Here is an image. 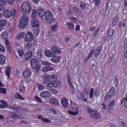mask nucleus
I'll list each match as a JSON object with an SVG mask.
<instances>
[{
    "label": "nucleus",
    "instance_id": "42",
    "mask_svg": "<svg viewBox=\"0 0 127 127\" xmlns=\"http://www.w3.org/2000/svg\"><path fill=\"white\" fill-rule=\"evenodd\" d=\"M7 35H8V34L7 33V32H2L1 34V38H2L3 39L4 38H6V37H7Z\"/></svg>",
    "mask_w": 127,
    "mask_h": 127
},
{
    "label": "nucleus",
    "instance_id": "15",
    "mask_svg": "<svg viewBox=\"0 0 127 127\" xmlns=\"http://www.w3.org/2000/svg\"><path fill=\"white\" fill-rule=\"evenodd\" d=\"M41 98H48L51 97V93L48 91H43L40 94Z\"/></svg>",
    "mask_w": 127,
    "mask_h": 127
},
{
    "label": "nucleus",
    "instance_id": "37",
    "mask_svg": "<svg viewBox=\"0 0 127 127\" xmlns=\"http://www.w3.org/2000/svg\"><path fill=\"white\" fill-rule=\"evenodd\" d=\"M6 74L8 78H9V75H10V67H7L6 68Z\"/></svg>",
    "mask_w": 127,
    "mask_h": 127
},
{
    "label": "nucleus",
    "instance_id": "36",
    "mask_svg": "<svg viewBox=\"0 0 127 127\" xmlns=\"http://www.w3.org/2000/svg\"><path fill=\"white\" fill-rule=\"evenodd\" d=\"M6 21L4 19L0 20V26H5Z\"/></svg>",
    "mask_w": 127,
    "mask_h": 127
},
{
    "label": "nucleus",
    "instance_id": "28",
    "mask_svg": "<svg viewBox=\"0 0 127 127\" xmlns=\"http://www.w3.org/2000/svg\"><path fill=\"white\" fill-rule=\"evenodd\" d=\"M15 98L16 99H20V100H25L24 98L21 96L19 93H17L15 94Z\"/></svg>",
    "mask_w": 127,
    "mask_h": 127
},
{
    "label": "nucleus",
    "instance_id": "39",
    "mask_svg": "<svg viewBox=\"0 0 127 127\" xmlns=\"http://www.w3.org/2000/svg\"><path fill=\"white\" fill-rule=\"evenodd\" d=\"M25 48L27 50H29L30 48H32V44L31 43H28L25 45Z\"/></svg>",
    "mask_w": 127,
    "mask_h": 127
},
{
    "label": "nucleus",
    "instance_id": "32",
    "mask_svg": "<svg viewBox=\"0 0 127 127\" xmlns=\"http://www.w3.org/2000/svg\"><path fill=\"white\" fill-rule=\"evenodd\" d=\"M17 54H18L20 57L24 55V52L21 50H18L16 52Z\"/></svg>",
    "mask_w": 127,
    "mask_h": 127
},
{
    "label": "nucleus",
    "instance_id": "3",
    "mask_svg": "<svg viewBox=\"0 0 127 127\" xmlns=\"http://www.w3.org/2000/svg\"><path fill=\"white\" fill-rule=\"evenodd\" d=\"M28 24V16L24 15L22 18L19 20L18 26L20 28H24Z\"/></svg>",
    "mask_w": 127,
    "mask_h": 127
},
{
    "label": "nucleus",
    "instance_id": "11",
    "mask_svg": "<svg viewBox=\"0 0 127 127\" xmlns=\"http://www.w3.org/2000/svg\"><path fill=\"white\" fill-rule=\"evenodd\" d=\"M68 114L69 115H71L72 116H76L79 114V111L78 110V108L71 107L70 110L68 111Z\"/></svg>",
    "mask_w": 127,
    "mask_h": 127
},
{
    "label": "nucleus",
    "instance_id": "9",
    "mask_svg": "<svg viewBox=\"0 0 127 127\" xmlns=\"http://www.w3.org/2000/svg\"><path fill=\"white\" fill-rule=\"evenodd\" d=\"M16 14V10H15V9H13L11 11L8 10H6L4 12V15L5 17H10L11 16L14 17Z\"/></svg>",
    "mask_w": 127,
    "mask_h": 127
},
{
    "label": "nucleus",
    "instance_id": "59",
    "mask_svg": "<svg viewBox=\"0 0 127 127\" xmlns=\"http://www.w3.org/2000/svg\"><path fill=\"white\" fill-rule=\"evenodd\" d=\"M19 109H20V107H18V106L14 107V111H15V112H18V110H19Z\"/></svg>",
    "mask_w": 127,
    "mask_h": 127
},
{
    "label": "nucleus",
    "instance_id": "62",
    "mask_svg": "<svg viewBox=\"0 0 127 127\" xmlns=\"http://www.w3.org/2000/svg\"><path fill=\"white\" fill-rule=\"evenodd\" d=\"M42 122H43V123H47V124H48V123H50L49 120L48 119L44 118V119H42Z\"/></svg>",
    "mask_w": 127,
    "mask_h": 127
},
{
    "label": "nucleus",
    "instance_id": "12",
    "mask_svg": "<svg viewBox=\"0 0 127 127\" xmlns=\"http://www.w3.org/2000/svg\"><path fill=\"white\" fill-rule=\"evenodd\" d=\"M102 48L103 47L102 46H100L96 48L95 51L94 52V56L95 58H98V57L101 55V52Z\"/></svg>",
    "mask_w": 127,
    "mask_h": 127
},
{
    "label": "nucleus",
    "instance_id": "47",
    "mask_svg": "<svg viewBox=\"0 0 127 127\" xmlns=\"http://www.w3.org/2000/svg\"><path fill=\"white\" fill-rule=\"evenodd\" d=\"M80 6L82 9H85L86 8V4L83 2H80Z\"/></svg>",
    "mask_w": 127,
    "mask_h": 127
},
{
    "label": "nucleus",
    "instance_id": "25",
    "mask_svg": "<svg viewBox=\"0 0 127 127\" xmlns=\"http://www.w3.org/2000/svg\"><path fill=\"white\" fill-rule=\"evenodd\" d=\"M54 68L50 66H45L43 68V72H48V71H53Z\"/></svg>",
    "mask_w": 127,
    "mask_h": 127
},
{
    "label": "nucleus",
    "instance_id": "5",
    "mask_svg": "<svg viewBox=\"0 0 127 127\" xmlns=\"http://www.w3.org/2000/svg\"><path fill=\"white\" fill-rule=\"evenodd\" d=\"M32 8L28 2H24L21 6V11L24 13H29L31 11Z\"/></svg>",
    "mask_w": 127,
    "mask_h": 127
},
{
    "label": "nucleus",
    "instance_id": "64",
    "mask_svg": "<svg viewBox=\"0 0 127 127\" xmlns=\"http://www.w3.org/2000/svg\"><path fill=\"white\" fill-rule=\"evenodd\" d=\"M80 30V25H77L75 28V31H79Z\"/></svg>",
    "mask_w": 127,
    "mask_h": 127
},
{
    "label": "nucleus",
    "instance_id": "43",
    "mask_svg": "<svg viewBox=\"0 0 127 127\" xmlns=\"http://www.w3.org/2000/svg\"><path fill=\"white\" fill-rule=\"evenodd\" d=\"M49 91L51 92L52 94H56L58 92L57 91V90L54 89V88H51L49 89Z\"/></svg>",
    "mask_w": 127,
    "mask_h": 127
},
{
    "label": "nucleus",
    "instance_id": "46",
    "mask_svg": "<svg viewBox=\"0 0 127 127\" xmlns=\"http://www.w3.org/2000/svg\"><path fill=\"white\" fill-rule=\"evenodd\" d=\"M111 98H112V96H110V95H108L107 93L104 97V101H107V100H111Z\"/></svg>",
    "mask_w": 127,
    "mask_h": 127
},
{
    "label": "nucleus",
    "instance_id": "4",
    "mask_svg": "<svg viewBox=\"0 0 127 127\" xmlns=\"http://www.w3.org/2000/svg\"><path fill=\"white\" fill-rule=\"evenodd\" d=\"M43 78L45 79V84H48V83L54 82V81H55V80H57L58 77L56 75H49L47 74H46L43 76Z\"/></svg>",
    "mask_w": 127,
    "mask_h": 127
},
{
    "label": "nucleus",
    "instance_id": "45",
    "mask_svg": "<svg viewBox=\"0 0 127 127\" xmlns=\"http://www.w3.org/2000/svg\"><path fill=\"white\" fill-rule=\"evenodd\" d=\"M5 45L7 50H9V49H10V44H9V42L8 41H6Z\"/></svg>",
    "mask_w": 127,
    "mask_h": 127
},
{
    "label": "nucleus",
    "instance_id": "29",
    "mask_svg": "<svg viewBox=\"0 0 127 127\" xmlns=\"http://www.w3.org/2000/svg\"><path fill=\"white\" fill-rule=\"evenodd\" d=\"M0 103H1L2 104L3 109L6 108V107L8 106V104H7V102L5 101V100H1Z\"/></svg>",
    "mask_w": 127,
    "mask_h": 127
},
{
    "label": "nucleus",
    "instance_id": "48",
    "mask_svg": "<svg viewBox=\"0 0 127 127\" xmlns=\"http://www.w3.org/2000/svg\"><path fill=\"white\" fill-rule=\"evenodd\" d=\"M72 10L73 12H76V13L79 12V11H80L79 8L77 7H74L72 9Z\"/></svg>",
    "mask_w": 127,
    "mask_h": 127
},
{
    "label": "nucleus",
    "instance_id": "10",
    "mask_svg": "<svg viewBox=\"0 0 127 127\" xmlns=\"http://www.w3.org/2000/svg\"><path fill=\"white\" fill-rule=\"evenodd\" d=\"M33 40V34L31 32H28L26 33L25 36V41L26 42H29V41H32Z\"/></svg>",
    "mask_w": 127,
    "mask_h": 127
},
{
    "label": "nucleus",
    "instance_id": "35",
    "mask_svg": "<svg viewBox=\"0 0 127 127\" xmlns=\"http://www.w3.org/2000/svg\"><path fill=\"white\" fill-rule=\"evenodd\" d=\"M37 16V11L36 10H33L32 11V17L34 18Z\"/></svg>",
    "mask_w": 127,
    "mask_h": 127
},
{
    "label": "nucleus",
    "instance_id": "53",
    "mask_svg": "<svg viewBox=\"0 0 127 127\" xmlns=\"http://www.w3.org/2000/svg\"><path fill=\"white\" fill-rule=\"evenodd\" d=\"M0 51H1V52H4V51H5V49H4V47H3L1 45H0Z\"/></svg>",
    "mask_w": 127,
    "mask_h": 127
},
{
    "label": "nucleus",
    "instance_id": "2",
    "mask_svg": "<svg viewBox=\"0 0 127 127\" xmlns=\"http://www.w3.org/2000/svg\"><path fill=\"white\" fill-rule=\"evenodd\" d=\"M87 113L90 115L92 119H94V120H99L101 118L100 113H99L97 111L94 110V109L91 107H87Z\"/></svg>",
    "mask_w": 127,
    "mask_h": 127
},
{
    "label": "nucleus",
    "instance_id": "13",
    "mask_svg": "<svg viewBox=\"0 0 127 127\" xmlns=\"http://www.w3.org/2000/svg\"><path fill=\"white\" fill-rule=\"evenodd\" d=\"M115 106H116V101L115 100L110 101L107 111H108V112H110V111H113V110H114L113 107H115Z\"/></svg>",
    "mask_w": 127,
    "mask_h": 127
},
{
    "label": "nucleus",
    "instance_id": "6",
    "mask_svg": "<svg viewBox=\"0 0 127 127\" xmlns=\"http://www.w3.org/2000/svg\"><path fill=\"white\" fill-rule=\"evenodd\" d=\"M45 19L48 23L51 24L53 22L54 19L53 18V14L50 11H46L45 13Z\"/></svg>",
    "mask_w": 127,
    "mask_h": 127
},
{
    "label": "nucleus",
    "instance_id": "22",
    "mask_svg": "<svg viewBox=\"0 0 127 127\" xmlns=\"http://www.w3.org/2000/svg\"><path fill=\"white\" fill-rule=\"evenodd\" d=\"M51 59V61L54 62V63H58V62H60V57L59 56H53Z\"/></svg>",
    "mask_w": 127,
    "mask_h": 127
},
{
    "label": "nucleus",
    "instance_id": "57",
    "mask_svg": "<svg viewBox=\"0 0 127 127\" xmlns=\"http://www.w3.org/2000/svg\"><path fill=\"white\" fill-rule=\"evenodd\" d=\"M109 92L114 95V94H115V88L113 87L111 88Z\"/></svg>",
    "mask_w": 127,
    "mask_h": 127
},
{
    "label": "nucleus",
    "instance_id": "63",
    "mask_svg": "<svg viewBox=\"0 0 127 127\" xmlns=\"http://www.w3.org/2000/svg\"><path fill=\"white\" fill-rule=\"evenodd\" d=\"M68 85L71 89H73L74 87H73V85H72V82L71 81H68Z\"/></svg>",
    "mask_w": 127,
    "mask_h": 127
},
{
    "label": "nucleus",
    "instance_id": "60",
    "mask_svg": "<svg viewBox=\"0 0 127 127\" xmlns=\"http://www.w3.org/2000/svg\"><path fill=\"white\" fill-rule=\"evenodd\" d=\"M102 109L104 110H107V106H106V104H103L102 105Z\"/></svg>",
    "mask_w": 127,
    "mask_h": 127
},
{
    "label": "nucleus",
    "instance_id": "33",
    "mask_svg": "<svg viewBox=\"0 0 127 127\" xmlns=\"http://www.w3.org/2000/svg\"><path fill=\"white\" fill-rule=\"evenodd\" d=\"M45 88L44 85L41 84V83H39L38 84V91H42V90H44Z\"/></svg>",
    "mask_w": 127,
    "mask_h": 127
},
{
    "label": "nucleus",
    "instance_id": "7",
    "mask_svg": "<svg viewBox=\"0 0 127 127\" xmlns=\"http://www.w3.org/2000/svg\"><path fill=\"white\" fill-rule=\"evenodd\" d=\"M31 66L33 69H36L37 72H38L40 70V64H39V61L36 59H32L30 61Z\"/></svg>",
    "mask_w": 127,
    "mask_h": 127
},
{
    "label": "nucleus",
    "instance_id": "61",
    "mask_svg": "<svg viewBox=\"0 0 127 127\" xmlns=\"http://www.w3.org/2000/svg\"><path fill=\"white\" fill-rule=\"evenodd\" d=\"M94 95L96 97H98V96H99V91H98V89H95Z\"/></svg>",
    "mask_w": 127,
    "mask_h": 127
},
{
    "label": "nucleus",
    "instance_id": "24",
    "mask_svg": "<svg viewBox=\"0 0 127 127\" xmlns=\"http://www.w3.org/2000/svg\"><path fill=\"white\" fill-rule=\"evenodd\" d=\"M4 5H6V0H0V11L2 9Z\"/></svg>",
    "mask_w": 127,
    "mask_h": 127
},
{
    "label": "nucleus",
    "instance_id": "56",
    "mask_svg": "<svg viewBox=\"0 0 127 127\" xmlns=\"http://www.w3.org/2000/svg\"><path fill=\"white\" fill-rule=\"evenodd\" d=\"M100 31V29H97L94 32V37H96L97 36V34H98V33Z\"/></svg>",
    "mask_w": 127,
    "mask_h": 127
},
{
    "label": "nucleus",
    "instance_id": "52",
    "mask_svg": "<svg viewBox=\"0 0 127 127\" xmlns=\"http://www.w3.org/2000/svg\"><path fill=\"white\" fill-rule=\"evenodd\" d=\"M114 34V30L113 29H110L109 32H108V35L109 36H112Z\"/></svg>",
    "mask_w": 127,
    "mask_h": 127
},
{
    "label": "nucleus",
    "instance_id": "34",
    "mask_svg": "<svg viewBox=\"0 0 127 127\" xmlns=\"http://www.w3.org/2000/svg\"><path fill=\"white\" fill-rule=\"evenodd\" d=\"M25 35V33L24 32H21L17 37V39H21V38H23L24 37V36Z\"/></svg>",
    "mask_w": 127,
    "mask_h": 127
},
{
    "label": "nucleus",
    "instance_id": "17",
    "mask_svg": "<svg viewBox=\"0 0 127 127\" xmlns=\"http://www.w3.org/2000/svg\"><path fill=\"white\" fill-rule=\"evenodd\" d=\"M36 54V58L38 59H42V57H43L42 50H41V49H38L37 51Z\"/></svg>",
    "mask_w": 127,
    "mask_h": 127
},
{
    "label": "nucleus",
    "instance_id": "14",
    "mask_svg": "<svg viewBox=\"0 0 127 127\" xmlns=\"http://www.w3.org/2000/svg\"><path fill=\"white\" fill-rule=\"evenodd\" d=\"M31 26L32 27H38L39 26V21L35 18L31 20Z\"/></svg>",
    "mask_w": 127,
    "mask_h": 127
},
{
    "label": "nucleus",
    "instance_id": "21",
    "mask_svg": "<svg viewBox=\"0 0 127 127\" xmlns=\"http://www.w3.org/2000/svg\"><path fill=\"white\" fill-rule=\"evenodd\" d=\"M32 51H30L26 53V54L24 56V58L26 60H28L31 58V56H32Z\"/></svg>",
    "mask_w": 127,
    "mask_h": 127
},
{
    "label": "nucleus",
    "instance_id": "55",
    "mask_svg": "<svg viewBox=\"0 0 127 127\" xmlns=\"http://www.w3.org/2000/svg\"><path fill=\"white\" fill-rule=\"evenodd\" d=\"M121 127H127V123L124 122V121H122L121 122Z\"/></svg>",
    "mask_w": 127,
    "mask_h": 127
},
{
    "label": "nucleus",
    "instance_id": "58",
    "mask_svg": "<svg viewBox=\"0 0 127 127\" xmlns=\"http://www.w3.org/2000/svg\"><path fill=\"white\" fill-rule=\"evenodd\" d=\"M83 92L84 94L88 95L89 94V89H88L87 88H85L83 90Z\"/></svg>",
    "mask_w": 127,
    "mask_h": 127
},
{
    "label": "nucleus",
    "instance_id": "44",
    "mask_svg": "<svg viewBox=\"0 0 127 127\" xmlns=\"http://www.w3.org/2000/svg\"><path fill=\"white\" fill-rule=\"evenodd\" d=\"M89 97L90 98H93L94 97V89L93 88H90Z\"/></svg>",
    "mask_w": 127,
    "mask_h": 127
},
{
    "label": "nucleus",
    "instance_id": "23",
    "mask_svg": "<svg viewBox=\"0 0 127 127\" xmlns=\"http://www.w3.org/2000/svg\"><path fill=\"white\" fill-rule=\"evenodd\" d=\"M38 13L40 15L42 18H44V16H45V11H44V9H40L38 10Z\"/></svg>",
    "mask_w": 127,
    "mask_h": 127
},
{
    "label": "nucleus",
    "instance_id": "54",
    "mask_svg": "<svg viewBox=\"0 0 127 127\" xmlns=\"http://www.w3.org/2000/svg\"><path fill=\"white\" fill-rule=\"evenodd\" d=\"M7 1L9 4H13L15 0H7Z\"/></svg>",
    "mask_w": 127,
    "mask_h": 127
},
{
    "label": "nucleus",
    "instance_id": "38",
    "mask_svg": "<svg viewBox=\"0 0 127 127\" xmlns=\"http://www.w3.org/2000/svg\"><path fill=\"white\" fill-rule=\"evenodd\" d=\"M42 65H44L45 66H51V63L47 62V61H43L42 63Z\"/></svg>",
    "mask_w": 127,
    "mask_h": 127
},
{
    "label": "nucleus",
    "instance_id": "31",
    "mask_svg": "<svg viewBox=\"0 0 127 127\" xmlns=\"http://www.w3.org/2000/svg\"><path fill=\"white\" fill-rule=\"evenodd\" d=\"M10 118L11 119H20L17 114L15 113H12V115H10Z\"/></svg>",
    "mask_w": 127,
    "mask_h": 127
},
{
    "label": "nucleus",
    "instance_id": "49",
    "mask_svg": "<svg viewBox=\"0 0 127 127\" xmlns=\"http://www.w3.org/2000/svg\"><path fill=\"white\" fill-rule=\"evenodd\" d=\"M124 102H127V93L126 94V96H125V97H124L122 100L121 101V104L122 105H123L124 104Z\"/></svg>",
    "mask_w": 127,
    "mask_h": 127
},
{
    "label": "nucleus",
    "instance_id": "18",
    "mask_svg": "<svg viewBox=\"0 0 127 127\" xmlns=\"http://www.w3.org/2000/svg\"><path fill=\"white\" fill-rule=\"evenodd\" d=\"M31 75V71L30 70V69H26L24 71L23 73V77H25V78H28V77H30Z\"/></svg>",
    "mask_w": 127,
    "mask_h": 127
},
{
    "label": "nucleus",
    "instance_id": "51",
    "mask_svg": "<svg viewBox=\"0 0 127 127\" xmlns=\"http://www.w3.org/2000/svg\"><path fill=\"white\" fill-rule=\"evenodd\" d=\"M118 18H115L114 19V20H113V25L114 26H115V25H116V24H117V23H118Z\"/></svg>",
    "mask_w": 127,
    "mask_h": 127
},
{
    "label": "nucleus",
    "instance_id": "19",
    "mask_svg": "<svg viewBox=\"0 0 127 127\" xmlns=\"http://www.w3.org/2000/svg\"><path fill=\"white\" fill-rule=\"evenodd\" d=\"M66 27L69 30H74V29L75 28L74 24L71 21H69L66 23Z\"/></svg>",
    "mask_w": 127,
    "mask_h": 127
},
{
    "label": "nucleus",
    "instance_id": "41",
    "mask_svg": "<svg viewBox=\"0 0 127 127\" xmlns=\"http://www.w3.org/2000/svg\"><path fill=\"white\" fill-rule=\"evenodd\" d=\"M0 93L5 95L6 94V89L4 88H0Z\"/></svg>",
    "mask_w": 127,
    "mask_h": 127
},
{
    "label": "nucleus",
    "instance_id": "50",
    "mask_svg": "<svg viewBox=\"0 0 127 127\" xmlns=\"http://www.w3.org/2000/svg\"><path fill=\"white\" fill-rule=\"evenodd\" d=\"M93 1H94V2L95 3V4H96L97 6L100 5V4H101V3H100L101 1V0H93Z\"/></svg>",
    "mask_w": 127,
    "mask_h": 127
},
{
    "label": "nucleus",
    "instance_id": "8",
    "mask_svg": "<svg viewBox=\"0 0 127 127\" xmlns=\"http://www.w3.org/2000/svg\"><path fill=\"white\" fill-rule=\"evenodd\" d=\"M47 88H58L60 85H61V82L59 80H56L49 82L48 83H46Z\"/></svg>",
    "mask_w": 127,
    "mask_h": 127
},
{
    "label": "nucleus",
    "instance_id": "30",
    "mask_svg": "<svg viewBox=\"0 0 127 127\" xmlns=\"http://www.w3.org/2000/svg\"><path fill=\"white\" fill-rule=\"evenodd\" d=\"M35 100L37 101V102H38L39 103H41V104H43V101H42V99H41V98L39 97L38 96H35L34 97Z\"/></svg>",
    "mask_w": 127,
    "mask_h": 127
},
{
    "label": "nucleus",
    "instance_id": "26",
    "mask_svg": "<svg viewBox=\"0 0 127 127\" xmlns=\"http://www.w3.org/2000/svg\"><path fill=\"white\" fill-rule=\"evenodd\" d=\"M5 57L2 55L0 56V64H1V65H3V64H5Z\"/></svg>",
    "mask_w": 127,
    "mask_h": 127
},
{
    "label": "nucleus",
    "instance_id": "16",
    "mask_svg": "<svg viewBox=\"0 0 127 127\" xmlns=\"http://www.w3.org/2000/svg\"><path fill=\"white\" fill-rule=\"evenodd\" d=\"M50 103L51 105L54 106H59V101L55 98H52L50 100Z\"/></svg>",
    "mask_w": 127,
    "mask_h": 127
},
{
    "label": "nucleus",
    "instance_id": "20",
    "mask_svg": "<svg viewBox=\"0 0 127 127\" xmlns=\"http://www.w3.org/2000/svg\"><path fill=\"white\" fill-rule=\"evenodd\" d=\"M62 104L63 107L64 108H67L68 107V105H69V103H68V100L66 98H64L62 100Z\"/></svg>",
    "mask_w": 127,
    "mask_h": 127
},
{
    "label": "nucleus",
    "instance_id": "27",
    "mask_svg": "<svg viewBox=\"0 0 127 127\" xmlns=\"http://www.w3.org/2000/svg\"><path fill=\"white\" fill-rule=\"evenodd\" d=\"M58 28V23H57L55 25H52L51 27V30L52 32H55L56 30H57V28Z\"/></svg>",
    "mask_w": 127,
    "mask_h": 127
},
{
    "label": "nucleus",
    "instance_id": "1",
    "mask_svg": "<svg viewBox=\"0 0 127 127\" xmlns=\"http://www.w3.org/2000/svg\"><path fill=\"white\" fill-rule=\"evenodd\" d=\"M50 51H45V54L47 57H53V56H56V53H60L61 50L58 47H52Z\"/></svg>",
    "mask_w": 127,
    "mask_h": 127
},
{
    "label": "nucleus",
    "instance_id": "40",
    "mask_svg": "<svg viewBox=\"0 0 127 127\" xmlns=\"http://www.w3.org/2000/svg\"><path fill=\"white\" fill-rule=\"evenodd\" d=\"M95 52V50L94 49H92V51H91L89 52V54H88V59H90V58H92V57L94 55V53Z\"/></svg>",
    "mask_w": 127,
    "mask_h": 127
}]
</instances>
